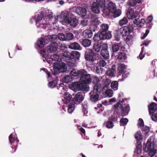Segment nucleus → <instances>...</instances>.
<instances>
[{"mask_svg":"<svg viewBox=\"0 0 157 157\" xmlns=\"http://www.w3.org/2000/svg\"><path fill=\"white\" fill-rule=\"evenodd\" d=\"M76 13L82 17H84L86 14V9L82 7H78L76 10Z\"/></svg>","mask_w":157,"mask_h":157,"instance_id":"nucleus-12","label":"nucleus"},{"mask_svg":"<svg viewBox=\"0 0 157 157\" xmlns=\"http://www.w3.org/2000/svg\"><path fill=\"white\" fill-rule=\"evenodd\" d=\"M149 33V30L148 29H147L146 30L145 33L144 34L143 36L141 37L142 39H144L147 36L148 34Z\"/></svg>","mask_w":157,"mask_h":157,"instance_id":"nucleus-64","label":"nucleus"},{"mask_svg":"<svg viewBox=\"0 0 157 157\" xmlns=\"http://www.w3.org/2000/svg\"><path fill=\"white\" fill-rule=\"evenodd\" d=\"M96 55L92 50L86 49L85 52L84 57L86 60L90 63H93L96 59Z\"/></svg>","mask_w":157,"mask_h":157,"instance_id":"nucleus-5","label":"nucleus"},{"mask_svg":"<svg viewBox=\"0 0 157 157\" xmlns=\"http://www.w3.org/2000/svg\"><path fill=\"white\" fill-rule=\"evenodd\" d=\"M58 80L56 79H53L52 81H50L48 83V86L51 88H53L56 87L58 84Z\"/></svg>","mask_w":157,"mask_h":157,"instance_id":"nucleus-31","label":"nucleus"},{"mask_svg":"<svg viewBox=\"0 0 157 157\" xmlns=\"http://www.w3.org/2000/svg\"><path fill=\"white\" fill-rule=\"evenodd\" d=\"M63 82L65 83H69L72 81V76L70 75H67L64 76L63 78Z\"/></svg>","mask_w":157,"mask_h":157,"instance_id":"nucleus-44","label":"nucleus"},{"mask_svg":"<svg viewBox=\"0 0 157 157\" xmlns=\"http://www.w3.org/2000/svg\"><path fill=\"white\" fill-rule=\"evenodd\" d=\"M134 29V25L132 22L130 23L127 26H124L122 30L121 29V34L123 36H126L132 33Z\"/></svg>","mask_w":157,"mask_h":157,"instance_id":"nucleus-6","label":"nucleus"},{"mask_svg":"<svg viewBox=\"0 0 157 157\" xmlns=\"http://www.w3.org/2000/svg\"><path fill=\"white\" fill-rule=\"evenodd\" d=\"M71 18L70 17L68 13H65L63 17L62 21L66 24L68 25L70 23V21Z\"/></svg>","mask_w":157,"mask_h":157,"instance_id":"nucleus-26","label":"nucleus"},{"mask_svg":"<svg viewBox=\"0 0 157 157\" xmlns=\"http://www.w3.org/2000/svg\"><path fill=\"white\" fill-rule=\"evenodd\" d=\"M154 147L153 142L152 143L151 141L148 140L145 145L144 150L145 151H148Z\"/></svg>","mask_w":157,"mask_h":157,"instance_id":"nucleus-22","label":"nucleus"},{"mask_svg":"<svg viewBox=\"0 0 157 157\" xmlns=\"http://www.w3.org/2000/svg\"><path fill=\"white\" fill-rule=\"evenodd\" d=\"M106 64V62L103 60H101L99 61V65L100 67H104Z\"/></svg>","mask_w":157,"mask_h":157,"instance_id":"nucleus-60","label":"nucleus"},{"mask_svg":"<svg viewBox=\"0 0 157 157\" xmlns=\"http://www.w3.org/2000/svg\"><path fill=\"white\" fill-rule=\"evenodd\" d=\"M64 96V103L66 104H67L70 102L72 98V96L69 93L67 92L65 93Z\"/></svg>","mask_w":157,"mask_h":157,"instance_id":"nucleus-24","label":"nucleus"},{"mask_svg":"<svg viewBox=\"0 0 157 157\" xmlns=\"http://www.w3.org/2000/svg\"><path fill=\"white\" fill-rule=\"evenodd\" d=\"M106 44H101V42H95L93 46V49L96 52H100L101 49L103 48V46L105 45Z\"/></svg>","mask_w":157,"mask_h":157,"instance_id":"nucleus-14","label":"nucleus"},{"mask_svg":"<svg viewBox=\"0 0 157 157\" xmlns=\"http://www.w3.org/2000/svg\"><path fill=\"white\" fill-rule=\"evenodd\" d=\"M80 43L85 47H89L91 44V41L90 40L88 39H83L80 40Z\"/></svg>","mask_w":157,"mask_h":157,"instance_id":"nucleus-21","label":"nucleus"},{"mask_svg":"<svg viewBox=\"0 0 157 157\" xmlns=\"http://www.w3.org/2000/svg\"><path fill=\"white\" fill-rule=\"evenodd\" d=\"M102 12V15L103 17H105L110 16V14L112 13V11L106 6L103 7Z\"/></svg>","mask_w":157,"mask_h":157,"instance_id":"nucleus-23","label":"nucleus"},{"mask_svg":"<svg viewBox=\"0 0 157 157\" xmlns=\"http://www.w3.org/2000/svg\"><path fill=\"white\" fill-rule=\"evenodd\" d=\"M78 24V19L75 18H71V19L70 23L68 24L71 28H75L76 27Z\"/></svg>","mask_w":157,"mask_h":157,"instance_id":"nucleus-27","label":"nucleus"},{"mask_svg":"<svg viewBox=\"0 0 157 157\" xmlns=\"http://www.w3.org/2000/svg\"><path fill=\"white\" fill-rule=\"evenodd\" d=\"M139 122L138 123L140 127H143L144 126V122L141 118H140L139 120Z\"/></svg>","mask_w":157,"mask_h":157,"instance_id":"nucleus-63","label":"nucleus"},{"mask_svg":"<svg viewBox=\"0 0 157 157\" xmlns=\"http://www.w3.org/2000/svg\"><path fill=\"white\" fill-rule=\"evenodd\" d=\"M43 20H44V19L42 20V17L39 15H38L35 20L36 24L37 25V26H41V25H44L45 24V23H43Z\"/></svg>","mask_w":157,"mask_h":157,"instance_id":"nucleus-32","label":"nucleus"},{"mask_svg":"<svg viewBox=\"0 0 157 157\" xmlns=\"http://www.w3.org/2000/svg\"><path fill=\"white\" fill-rule=\"evenodd\" d=\"M121 13V11L120 10H116V9L113 12H112V13L113 14V17L114 18L120 16Z\"/></svg>","mask_w":157,"mask_h":157,"instance_id":"nucleus-48","label":"nucleus"},{"mask_svg":"<svg viewBox=\"0 0 157 157\" xmlns=\"http://www.w3.org/2000/svg\"><path fill=\"white\" fill-rule=\"evenodd\" d=\"M84 96L85 94L84 93H78L75 95L74 98L73 99V102L75 104H80L83 101Z\"/></svg>","mask_w":157,"mask_h":157,"instance_id":"nucleus-8","label":"nucleus"},{"mask_svg":"<svg viewBox=\"0 0 157 157\" xmlns=\"http://www.w3.org/2000/svg\"><path fill=\"white\" fill-rule=\"evenodd\" d=\"M152 19V16H149L146 20H145L147 22V26H148L149 29L151 28V22Z\"/></svg>","mask_w":157,"mask_h":157,"instance_id":"nucleus-47","label":"nucleus"},{"mask_svg":"<svg viewBox=\"0 0 157 157\" xmlns=\"http://www.w3.org/2000/svg\"><path fill=\"white\" fill-rule=\"evenodd\" d=\"M137 26L140 27L143 26V28H148V26L147 25V22L144 19H141L140 21V20Z\"/></svg>","mask_w":157,"mask_h":157,"instance_id":"nucleus-35","label":"nucleus"},{"mask_svg":"<svg viewBox=\"0 0 157 157\" xmlns=\"http://www.w3.org/2000/svg\"><path fill=\"white\" fill-rule=\"evenodd\" d=\"M65 37L66 41L72 40L74 38V35L72 33L69 32L65 34Z\"/></svg>","mask_w":157,"mask_h":157,"instance_id":"nucleus-43","label":"nucleus"},{"mask_svg":"<svg viewBox=\"0 0 157 157\" xmlns=\"http://www.w3.org/2000/svg\"><path fill=\"white\" fill-rule=\"evenodd\" d=\"M117 56V59L121 62L123 61L126 59L127 58L126 54L123 52L118 53Z\"/></svg>","mask_w":157,"mask_h":157,"instance_id":"nucleus-28","label":"nucleus"},{"mask_svg":"<svg viewBox=\"0 0 157 157\" xmlns=\"http://www.w3.org/2000/svg\"><path fill=\"white\" fill-rule=\"evenodd\" d=\"M109 28V25L106 24H102L100 26L99 33L103 34L105 36H107L108 35L110 34V37L109 38H111L112 37V35L111 32L108 31Z\"/></svg>","mask_w":157,"mask_h":157,"instance_id":"nucleus-7","label":"nucleus"},{"mask_svg":"<svg viewBox=\"0 0 157 157\" xmlns=\"http://www.w3.org/2000/svg\"><path fill=\"white\" fill-rule=\"evenodd\" d=\"M111 83V80L108 79H106L105 81L103 83V87L104 89L105 88H107L109 85Z\"/></svg>","mask_w":157,"mask_h":157,"instance_id":"nucleus-53","label":"nucleus"},{"mask_svg":"<svg viewBox=\"0 0 157 157\" xmlns=\"http://www.w3.org/2000/svg\"><path fill=\"white\" fill-rule=\"evenodd\" d=\"M147 152H148V155L150 156L153 157L156 153L157 150L154 147Z\"/></svg>","mask_w":157,"mask_h":157,"instance_id":"nucleus-51","label":"nucleus"},{"mask_svg":"<svg viewBox=\"0 0 157 157\" xmlns=\"http://www.w3.org/2000/svg\"><path fill=\"white\" fill-rule=\"evenodd\" d=\"M71 74L74 76L80 77V81L83 84H88L91 82L90 75L87 74V71L85 69L78 71L74 70L71 72Z\"/></svg>","mask_w":157,"mask_h":157,"instance_id":"nucleus-1","label":"nucleus"},{"mask_svg":"<svg viewBox=\"0 0 157 157\" xmlns=\"http://www.w3.org/2000/svg\"><path fill=\"white\" fill-rule=\"evenodd\" d=\"M118 86V83L117 81H113L111 83V86L112 89L114 90H117Z\"/></svg>","mask_w":157,"mask_h":157,"instance_id":"nucleus-40","label":"nucleus"},{"mask_svg":"<svg viewBox=\"0 0 157 157\" xmlns=\"http://www.w3.org/2000/svg\"><path fill=\"white\" fill-rule=\"evenodd\" d=\"M136 3H137V2L135 0H129L128 2V5L132 7L135 6Z\"/></svg>","mask_w":157,"mask_h":157,"instance_id":"nucleus-56","label":"nucleus"},{"mask_svg":"<svg viewBox=\"0 0 157 157\" xmlns=\"http://www.w3.org/2000/svg\"><path fill=\"white\" fill-rule=\"evenodd\" d=\"M126 69L125 66L124 65L122 64H119L116 71L117 75H120L123 74L125 72Z\"/></svg>","mask_w":157,"mask_h":157,"instance_id":"nucleus-15","label":"nucleus"},{"mask_svg":"<svg viewBox=\"0 0 157 157\" xmlns=\"http://www.w3.org/2000/svg\"><path fill=\"white\" fill-rule=\"evenodd\" d=\"M41 70L44 71V72L47 75L48 78H49L51 76V72L49 71L47 69L42 68Z\"/></svg>","mask_w":157,"mask_h":157,"instance_id":"nucleus-58","label":"nucleus"},{"mask_svg":"<svg viewBox=\"0 0 157 157\" xmlns=\"http://www.w3.org/2000/svg\"><path fill=\"white\" fill-rule=\"evenodd\" d=\"M48 38L49 39V41H50L51 43H58L59 42V41H58L57 36L56 35L49 36Z\"/></svg>","mask_w":157,"mask_h":157,"instance_id":"nucleus-34","label":"nucleus"},{"mask_svg":"<svg viewBox=\"0 0 157 157\" xmlns=\"http://www.w3.org/2000/svg\"><path fill=\"white\" fill-rule=\"evenodd\" d=\"M121 47V44L120 43H116L112 44L111 48V50L112 52L113 53L117 52L119 50L120 48Z\"/></svg>","mask_w":157,"mask_h":157,"instance_id":"nucleus-20","label":"nucleus"},{"mask_svg":"<svg viewBox=\"0 0 157 157\" xmlns=\"http://www.w3.org/2000/svg\"><path fill=\"white\" fill-rule=\"evenodd\" d=\"M114 108L116 110L121 109L122 111V116H123L126 115L125 113L128 114L130 110L129 105L125 104L124 103V100L123 99L121 101L119 99V102L116 105H114Z\"/></svg>","mask_w":157,"mask_h":157,"instance_id":"nucleus-3","label":"nucleus"},{"mask_svg":"<svg viewBox=\"0 0 157 157\" xmlns=\"http://www.w3.org/2000/svg\"><path fill=\"white\" fill-rule=\"evenodd\" d=\"M17 137L13 136L12 133L9 136V140L11 144L13 146L15 147L17 146V143L18 140L17 141Z\"/></svg>","mask_w":157,"mask_h":157,"instance_id":"nucleus-16","label":"nucleus"},{"mask_svg":"<svg viewBox=\"0 0 157 157\" xmlns=\"http://www.w3.org/2000/svg\"><path fill=\"white\" fill-rule=\"evenodd\" d=\"M128 121V120L127 118H122L120 120L121 123L123 124L124 125H126Z\"/></svg>","mask_w":157,"mask_h":157,"instance_id":"nucleus-59","label":"nucleus"},{"mask_svg":"<svg viewBox=\"0 0 157 157\" xmlns=\"http://www.w3.org/2000/svg\"><path fill=\"white\" fill-rule=\"evenodd\" d=\"M57 36V40L58 39L61 41H66L65 34L63 33L58 34Z\"/></svg>","mask_w":157,"mask_h":157,"instance_id":"nucleus-50","label":"nucleus"},{"mask_svg":"<svg viewBox=\"0 0 157 157\" xmlns=\"http://www.w3.org/2000/svg\"><path fill=\"white\" fill-rule=\"evenodd\" d=\"M83 35L85 37L91 38L93 36V33L90 29H86L83 33Z\"/></svg>","mask_w":157,"mask_h":157,"instance_id":"nucleus-30","label":"nucleus"},{"mask_svg":"<svg viewBox=\"0 0 157 157\" xmlns=\"http://www.w3.org/2000/svg\"><path fill=\"white\" fill-rule=\"evenodd\" d=\"M107 4L108 6L107 7L112 12H113L116 9V5L112 1H109Z\"/></svg>","mask_w":157,"mask_h":157,"instance_id":"nucleus-36","label":"nucleus"},{"mask_svg":"<svg viewBox=\"0 0 157 157\" xmlns=\"http://www.w3.org/2000/svg\"><path fill=\"white\" fill-rule=\"evenodd\" d=\"M69 48L74 50H80V44L77 42L71 43L68 46Z\"/></svg>","mask_w":157,"mask_h":157,"instance_id":"nucleus-29","label":"nucleus"},{"mask_svg":"<svg viewBox=\"0 0 157 157\" xmlns=\"http://www.w3.org/2000/svg\"><path fill=\"white\" fill-rule=\"evenodd\" d=\"M142 130L143 132H144V135L145 136H147L148 135V133L149 132L150 129L148 127L145 126L142 129Z\"/></svg>","mask_w":157,"mask_h":157,"instance_id":"nucleus-54","label":"nucleus"},{"mask_svg":"<svg viewBox=\"0 0 157 157\" xmlns=\"http://www.w3.org/2000/svg\"><path fill=\"white\" fill-rule=\"evenodd\" d=\"M127 14V17L129 19H132L136 17L134 13V10L131 8H128Z\"/></svg>","mask_w":157,"mask_h":157,"instance_id":"nucleus-18","label":"nucleus"},{"mask_svg":"<svg viewBox=\"0 0 157 157\" xmlns=\"http://www.w3.org/2000/svg\"><path fill=\"white\" fill-rule=\"evenodd\" d=\"M110 34L108 35L107 36H105L103 34L98 32L97 34H95L94 37V40L95 42H101V40L105 39H109Z\"/></svg>","mask_w":157,"mask_h":157,"instance_id":"nucleus-9","label":"nucleus"},{"mask_svg":"<svg viewBox=\"0 0 157 157\" xmlns=\"http://www.w3.org/2000/svg\"><path fill=\"white\" fill-rule=\"evenodd\" d=\"M149 113H153L157 108V105L154 102L151 103L148 106Z\"/></svg>","mask_w":157,"mask_h":157,"instance_id":"nucleus-25","label":"nucleus"},{"mask_svg":"<svg viewBox=\"0 0 157 157\" xmlns=\"http://www.w3.org/2000/svg\"><path fill=\"white\" fill-rule=\"evenodd\" d=\"M116 66L113 65L111 68H109L106 71V74L109 77H112L115 76V74L116 73Z\"/></svg>","mask_w":157,"mask_h":157,"instance_id":"nucleus-13","label":"nucleus"},{"mask_svg":"<svg viewBox=\"0 0 157 157\" xmlns=\"http://www.w3.org/2000/svg\"><path fill=\"white\" fill-rule=\"evenodd\" d=\"M67 71V66L64 63H61L56 64L54 65L53 71L52 74L56 75L61 73L66 72Z\"/></svg>","mask_w":157,"mask_h":157,"instance_id":"nucleus-4","label":"nucleus"},{"mask_svg":"<svg viewBox=\"0 0 157 157\" xmlns=\"http://www.w3.org/2000/svg\"><path fill=\"white\" fill-rule=\"evenodd\" d=\"M58 46V43H52L47 46V48L49 52L53 53L56 51Z\"/></svg>","mask_w":157,"mask_h":157,"instance_id":"nucleus-11","label":"nucleus"},{"mask_svg":"<svg viewBox=\"0 0 157 157\" xmlns=\"http://www.w3.org/2000/svg\"><path fill=\"white\" fill-rule=\"evenodd\" d=\"M100 6L96 2H94L92 4L91 8L93 12L99 14L100 13Z\"/></svg>","mask_w":157,"mask_h":157,"instance_id":"nucleus-19","label":"nucleus"},{"mask_svg":"<svg viewBox=\"0 0 157 157\" xmlns=\"http://www.w3.org/2000/svg\"><path fill=\"white\" fill-rule=\"evenodd\" d=\"M134 137L136 139L137 143H142L143 138L142 135L140 131H137L134 135Z\"/></svg>","mask_w":157,"mask_h":157,"instance_id":"nucleus-17","label":"nucleus"},{"mask_svg":"<svg viewBox=\"0 0 157 157\" xmlns=\"http://www.w3.org/2000/svg\"><path fill=\"white\" fill-rule=\"evenodd\" d=\"M40 54L44 58H46L48 55V53L46 52V50H41Z\"/></svg>","mask_w":157,"mask_h":157,"instance_id":"nucleus-57","label":"nucleus"},{"mask_svg":"<svg viewBox=\"0 0 157 157\" xmlns=\"http://www.w3.org/2000/svg\"><path fill=\"white\" fill-rule=\"evenodd\" d=\"M102 89L101 85L98 84L93 87L92 91L89 93L90 100L92 102L96 103L100 100L99 95Z\"/></svg>","mask_w":157,"mask_h":157,"instance_id":"nucleus-2","label":"nucleus"},{"mask_svg":"<svg viewBox=\"0 0 157 157\" xmlns=\"http://www.w3.org/2000/svg\"><path fill=\"white\" fill-rule=\"evenodd\" d=\"M71 52L67 50H65L63 52L62 55L63 56L65 57L71 59Z\"/></svg>","mask_w":157,"mask_h":157,"instance_id":"nucleus-45","label":"nucleus"},{"mask_svg":"<svg viewBox=\"0 0 157 157\" xmlns=\"http://www.w3.org/2000/svg\"><path fill=\"white\" fill-rule=\"evenodd\" d=\"M141 144L142 143H138V144H137V143H136L137 145L135 152H136V153L138 154H140L141 153L142 148Z\"/></svg>","mask_w":157,"mask_h":157,"instance_id":"nucleus-38","label":"nucleus"},{"mask_svg":"<svg viewBox=\"0 0 157 157\" xmlns=\"http://www.w3.org/2000/svg\"><path fill=\"white\" fill-rule=\"evenodd\" d=\"M96 3L101 8L105 6L106 4L105 0H96Z\"/></svg>","mask_w":157,"mask_h":157,"instance_id":"nucleus-41","label":"nucleus"},{"mask_svg":"<svg viewBox=\"0 0 157 157\" xmlns=\"http://www.w3.org/2000/svg\"><path fill=\"white\" fill-rule=\"evenodd\" d=\"M104 124H105L108 128H112L114 126L113 122L110 121V118L109 119L108 121L105 122Z\"/></svg>","mask_w":157,"mask_h":157,"instance_id":"nucleus-49","label":"nucleus"},{"mask_svg":"<svg viewBox=\"0 0 157 157\" xmlns=\"http://www.w3.org/2000/svg\"><path fill=\"white\" fill-rule=\"evenodd\" d=\"M75 109V104H73L70 103L67 108V111L69 113H71Z\"/></svg>","mask_w":157,"mask_h":157,"instance_id":"nucleus-46","label":"nucleus"},{"mask_svg":"<svg viewBox=\"0 0 157 157\" xmlns=\"http://www.w3.org/2000/svg\"><path fill=\"white\" fill-rule=\"evenodd\" d=\"M45 44V40L43 38L39 39L37 42V44L39 47H43L44 45Z\"/></svg>","mask_w":157,"mask_h":157,"instance_id":"nucleus-39","label":"nucleus"},{"mask_svg":"<svg viewBox=\"0 0 157 157\" xmlns=\"http://www.w3.org/2000/svg\"><path fill=\"white\" fill-rule=\"evenodd\" d=\"M108 47L107 44L103 46V48H102L101 51V54L102 57L105 59H108L109 57V54L108 51Z\"/></svg>","mask_w":157,"mask_h":157,"instance_id":"nucleus-10","label":"nucleus"},{"mask_svg":"<svg viewBox=\"0 0 157 157\" xmlns=\"http://www.w3.org/2000/svg\"><path fill=\"white\" fill-rule=\"evenodd\" d=\"M73 86L75 87L78 89H81L82 87V84L79 83L78 82H76L73 84Z\"/></svg>","mask_w":157,"mask_h":157,"instance_id":"nucleus-55","label":"nucleus"},{"mask_svg":"<svg viewBox=\"0 0 157 157\" xmlns=\"http://www.w3.org/2000/svg\"><path fill=\"white\" fill-rule=\"evenodd\" d=\"M100 22L98 19V18L95 17L92 19L91 21V24L92 25L94 26L95 27H96L99 25Z\"/></svg>","mask_w":157,"mask_h":157,"instance_id":"nucleus-37","label":"nucleus"},{"mask_svg":"<svg viewBox=\"0 0 157 157\" xmlns=\"http://www.w3.org/2000/svg\"><path fill=\"white\" fill-rule=\"evenodd\" d=\"M128 21V20L127 17H124L123 18L120 20L119 22V24L120 26H122L126 24Z\"/></svg>","mask_w":157,"mask_h":157,"instance_id":"nucleus-52","label":"nucleus"},{"mask_svg":"<svg viewBox=\"0 0 157 157\" xmlns=\"http://www.w3.org/2000/svg\"><path fill=\"white\" fill-rule=\"evenodd\" d=\"M92 80V82L94 84H95V85L93 87L98 84H99L101 86V84L98 83L100 82V80L99 79V78L97 76H94L92 78H91V80ZM102 87V86H101Z\"/></svg>","mask_w":157,"mask_h":157,"instance_id":"nucleus-42","label":"nucleus"},{"mask_svg":"<svg viewBox=\"0 0 157 157\" xmlns=\"http://www.w3.org/2000/svg\"><path fill=\"white\" fill-rule=\"evenodd\" d=\"M152 120L154 121H157V113H154L151 116Z\"/></svg>","mask_w":157,"mask_h":157,"instance_id":"nucleus-61","label":"nucleus"},{"mask_svg":"<svg viewBox=\"0 0 157 157\" xmlns=\"http://www.w3.org/2000/svg\"><path fill=\"white\" fill-rule=\"evenodd\" d=\"M80 53L77 51H72L71 52V59H79L80 57Z\"/></svg>","mask_w":157,"mask_h":157,"instance_id":"nucleus-33","label":"nucleus"},{"mask_svg":"<svg viewBox=\"0 0 157 157\" xmlns=\"http://www.w3.org/2000/svg\"><path fill=\"white\" fill-rule=\"evenodd\" d=\"M59 56L57 54H55L52 56V59L55 61H58L59 59Z\"/></svg>","mask_w":157,"mask_h":157,"instance_id":"nucleus-62","label":"nucleus"}]
</instances>
